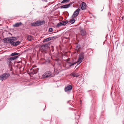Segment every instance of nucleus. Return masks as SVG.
<instances>
[{
  "label": "nucleus",
  "instance_id": "0eeeda50",
  "mask_svg": "<svg viewBox=\"0 0 124 124\" xmlns=\"http://www.w3.org/2000/svg\"><path fill=\"white\" fill-rule=\"evenodd\" d=\"M12 40L11 39V37L10 38H5L3 39V42L4 43H9L10 44V41H11Z\"/></svg>",
  "mask_w": 124,
  "mask_h": 124
},
{
  "label": "nucleus",
  "instance_id": "bb28decb",
  "mask_svg": "<svg viewBox=\"0 0 124 124\" xmlns=\"http://www.w3.org/2000/svg\"><path fill=\"white\" fill-rule=\"evenodd\" d=\"M53 30L52 28H50L49 29V31L50 32H52Z\"/></svg>",
  "mask_w": 124,
  "mask_h": 124
},
{
  "label": "nucleus",
  "instance_id": "a211bd4d",
  "mask_svg": "<svg viewBox=\"0 0 124 124\" xmlns=\"http://www.w3.org/2000/svg\"><path fill=\"white\" fill-rule=\"evenodd\" d=\"M19 56H16L13 57H11L10 58V60H11L12 61L16 60L17 59V58L19 57Z\"/></svg>",
  "mask_w": 124,
  "mask_h": 124
},
{
  "label": "nucleus",
  "instance_id": "39448f33",
  "mask_svg": "<svg viewBox=\"0 0 124 124\" xmlns=\"http://www.w3.org/2000/svg\"><path fill=\"white\" fill-rule=\"evenodd\" d=\"M51 74V72L50 71H48L44 73L43 76V78H46L50 77Z\"/></svg>",
  "mask_w": 124,
  "mask_h": 124
},
{
  "label": "nucleus",
  "instance_id": "b1692460",
  "mask_svg": "<svg viewBox=\"0 0 124 124\" xmlns=\"http://www.w3.org/2000/svg\"><path fill=\"white\" fill-rule=\"evenodd\" d=\"M69 0H63L61 3H67L69 1Z\"/></svg>",
  "mask_w": 124,
  "mask_h": 124
},
{
  "label": "nucleus",
  "instance_id": "c9c22d12",
  "mask_svg": "<svg viewBox=\"0 0 124 124\" xmlns=\"http://www.w3.org/2000/svg\"><path fill=\"white\" fill-rule=\"evenodd\" d=\"M45 110V109L43 110Z\"/></svg>",
  "mask_w": 124,
  "mask_h": 124
},
{
  "label": "nucleus",
  "instance_id": "6e6552de",
  "mask_svg": "<svg viewBox=\"0 0 124 124\" xmlns=\"http://www.w3.org/2000/svg\"><path fill=\"white\" fill-rule=\"evenodd\" d=\"M72 3H70L65 5L62 6L60 7L61 8H67L70 7Z\"/></svg>",
  "mask_w": 124,
  "mask_h": 124
},
{
  "label": "nucleus",
  "instance_id": "2f4dec72",
  "mask_svg": "<svg viewBox=\"0 0 124 124\" xmlns=\"http://www.w3.org/2000/svg\"><path fill=\"white\" fill-rule=\"evenodd\" d=\"M62 3H61V2L60 3H59L58 4H60V5H61V4H62Z\"/></svg>",
  "mask_w": 124,
  "mask_h": 124
},
{
  "label": "nucleus",
  "instance_id": "ddd939ff",
  "mask_svg": "<svg viewBox=\"0 0 124 124\" xmlns=\"http://www.w3.org/2000/svg\"><path fill=\"white\" fill-rule=\"evenodd\" d=\"M83 60L82 59H81V58H79V57L77 62H76V63H77V65L75 66V68L80 63H81L82 62Z\"/></svg>",
  "mask_w": 124,
  "mask_h": 124
},
{
  "label": "nucleus",
  "instance_id": "9d476101",
  "mask_svg": "<svg viewBox=\"0 0 124 124\" xmlns=\"http://www.w3.org/2000/svg\"><path fill=\"white\" fill-rule=\"evenodd\" d=\"M76 63V62L72 63L71 62H67L66 65L68 66V67L69 68L71 66L75 64Z\"/></svg>",
  "mask_w": 124,
  "mask_h": 124
},
{
  "label": "nucleus",
  "instance_id": "4468645a",
  "mask_svg": "<svg viewBox=\"0 0 124 124\" xmlns=\"http://www.w3.org/2000/svg\"><path fill=\"white\" fill-rule=\"evenodd\" d=\"M85 56L84 53L83 52L81 53L79 55V57L83 60L84 59Z\"/></svg>",
  "mask_w": 124,
  "mask_h": 124
},
{
  "label": "nucleus",
  "instance_id": "423d86ee",
  "mask_svg": "<svg viewBox=\"0 0 124 124\" xmlns=\"http://www.w3.org/2000/svg\"><path fill=\"white\" fill-rule=\"evenodd\" d=\"M72 85H68L65 88V91L67 92L70 91L72 89Z\"/></svg>",
  "mask_w": 124,
  "mask_h": 124
},
{
  "label": "nucleus",
  "instance_id": "dca6fc26",
  "mask_svg": "<svg viewBox=\"0 0 124 124\" xmlns=\"http://www.w3.org/2000/svg\"><path fill=\"white\" fill-rule=\"evenodd\" d=\"M81 33L82 36H84L86 35V31L85 29L82 30L81 31Z\"/></svg>",
  "mask_w": 124,
  "mask_h": 124
},
{
  "label": "nucleus",
  "instance_id": "aec40b11",
  "mask_svg": "<svg viewBox=\"0 0 124 124\" xmlns=\"http://www.w3.org/2000/svg\"><path fill=\"white\" fill-rule=\"evenodd\" d=\"M62 26V23L60 22L59 23L57 24L56 25V26L58 28L59 27L61 26Z\"/></svg>",
  "mask_w": 124,
  "mask_h": 124
},
{
  "label": "nucleus",
  "instance_id": "7c9ffc66",
  "mask_svg": "<svg viewBox=\"0 0 124 124\" xmlns=\"http://www.w3.org/2000/svg\"><path fill=\"white\" fill-rule=\"evenodd\" d=\"M42 0L43 1H45L46 2H47L48 1V0Z\"/></svg>",
  "mask_w": 124,
  "mask_h": 124
},
{
  "label": "nucleus",
  "instance_id": "a878e982",
  "mask_svg": "<svg viewBox=\"0 0 124 124\" xmlns=\"http://www.w3.org/2000/svg\"><path fill=\"white\" fill-rule=\"evenodd\" d=\"M62 25L64 26L66 24L65 21V20L62 21Z\"/></svg>",
  "mask_w": 124,
  "mask_h": 124
},
{
  "label": "nucleus",
  "instance_id": "1a4fd4ad",
  "mask_svg": "<svg viewBox=\"0 0 124 124\" xmlns=\"http://www.w3.org/2000/svg\"><path fill=\"white\" fill-rule=\"evenodd\" d=\"M86 3L84 2H83L80 6L81 9L83 10L85 9H86Z\"/></svg>",
  "mask_w": 124,
  "mask_h": 124
},
{
  "label": "nucleus",
  "instance_id": "f8f14e48",
  "mask_svg": "<svg viewBox=\"0 0 124 124\" xmlns=\"http://www.w3.org/2000/svg\"><path fill=\"white\" fill-rule=\"evenodd\" d=\"M54 37H49L48 38H47L46 39L43 40V42H47L48 41H50V40H51L53 39Z\"/></svg>",
  "mask_w": 124,
  "mask_h": 124
},
{
  "label": "nucleus",
  "instance_id": "9b49d317",
  "mask_svg": "<svg viewBox=\"0 0 124 124\" xmlns=\"http://www.w3.org/2000/svg\"><path fill=\"white\" fill-rule=\"evenodd\" d=\"M79 112L76 111L75 112V114L76 116L75 119L77 120L79 119L80 116L78 113Z\"/></svg>",
  "mask_w": 124,
  "mask_h": 124
},
{
  "label": "nucleus",
  "instance_id": "f3484780",
  "mask_svg": "<svg viewBox=\"0 0 124 124\" xmlns=\"http://www.w3.org/2000/svg\"><path fill=\"white\" fill-rule=\"evenodd\" d=\"M70 75L72 76L77 78L79 76V75L78 73H71Z\"/></svg>",
  "mask_w": 124,
  "mask_h": 124
},
{
  "label": "nucleus",
  "instance_id": "f03ea898",
  "mask_svg": "<svg viewBox=\"0 0 124 124\" xmlns=\"http://www.w3.org/2000/svg\"><path fill=\"white\" fill-rule=\"evenodd\" d=\"M45 23V22L44 20L41 21L40 20H39L36 21L35 22L31 23V25L33 26H38L43 25Z\"/></svg>",
  "mask_w": 124,
  "mask_h": 124
},
{
  "label": "nucleus",
  "instance_id": "393cba45",
  "mask_svg": "<svg viewBox=\"0 0 124 124\" xmlns=\"http://www.w3.org/2000/svg\"><path fill=\"white\" fill-rule=\"evenodd\" d=\"M33 74H35L37 73V70L36 69H33V71L32 72Z\"/></svg>",
  "mask_w": 124,
  "mask_h": 124
},
{
  "label": "nucleus",
  "instance_id": "4be33fe9",
  "mask_svg": "<svg viewBox=\"0 0 124 124\" xmlns=\"http://www.w3.org/2000/svg\"><path fill=\"white\" fill-rule=\"evenodd\" d=\"M19 54V53L16 52H14L12 53L10 55L11 56H14L16 55H18Z\"/></svg>",
  "mask_w": 124,
  "mask_h": 124
},
{
  "label": "nucleus",
  "instance_id": "f704fd0d",
  "mask_svg": "<svg viewBox=\"0 0 124 124\" xmlns=\"http://www.w3.org/2000/svg\"><path fill=\"white\" fill-rule=\"evenodd\" d=\"M32 69H31V70Z\"/></svg>",
  "mask_w": 124,
  "mask_h": 124
},
{
  "label": "nucleus",
  "instance_id": "20e7f679",
  "mask_svg": "<svg viewBox=\"0 0 124 124\" xmlns=\"http://www.w3.org/2000/svg\"><path fill=\"white\" fill-rule=\"evenodd\" d=\"M50 44V42H49L42 45L41 46L42 49L43 50H46L49 47Z\"/></svg>",
  "mask_w": 124,
  "mask_h": 124
},
{
  "label": "nucleus",
  "instance_id": "7ed1b4c3",
  "mask_svg": "<svg viewBox=\"0 0 124 124\" xmlns=\"http://www.w3.org/2000/svg\"><path fill=\"white\" fill-rule=\"evenodd\" d=\"M10 76V74L8 73H5L0 76V80L2 81L5 80Z\"/></svg>",
  "mask_w": 124,
  "mask_h": 124
},
{
  "label": "nucleus",
  "instance_id": "412c9836",
  "mask_svg": "<svg viewBox=\"0 0 124 124\" xmlns=\"http://www.w3.org/2000/svg\"><path fill=\"white\" fill-rule=\"evenodd\" d=\"M12 61L10 60V58H9L7 60V62L8 63H9V65H10V63H11Z\"/></svg>",
  "mask_w": 124,
  "mask_h": 124
},
{
  "label": "nucleus",
  "instance_id": "473e14b6",
  "mask_svg": "<svg viewBox=\"0 0 124 124\" xmlns=\"http://www.w3.org/2000/svg\"><path fill=\"white\" fill-rule=\"evenodd\" d=\"M65 39H67V38H67V37H65Z\"/></svg>",
  "mask_w": 124,
  "mask_h": 124
},
{
  "label": "nucleus",
  "instance_id": "f257e3e1",
  "mask_svg": "<svg viewBox=\"0 0 124 124\" xmlns=\"http://www.w3.org/2000/svg\"><path fill=\"white\" fill-rule=\"evenodd\" d=\"M12 39L11 41H10V44L11 45L14 46H16L18 45L20 43V42L19 41H15L17 40V38L16 37H11Z\"/></svg>",
  "mask_w": 124,
  "mask_h": 124
},
{
  "label": "nucleus",
  "instance_id": "c85d7f7f",
  "mask_svg": "<svg viewBox=\"0 0 124 124\" xmlns=\"http://www.w3.org/2000/svg\"><path fill=\"white\" fill-rule=\"evenodd\" d=\"M31 36H29L28 37V39L29 41H31Z\"/></svg>",
  "mask_w": 124,
  "mask_h": 124
},
{
  "label": "nucleus",
  "instance_id": "2eb2a0df",
  "mask_svg": "<svg viewBox=\"0 0 124 124\" xmlns=\"http://www.w3.org/2000/svg\"><path fill=\"white\" fill-rule=\"evenodd\" d=\"M22 24L21 22H20L19 23H16L13 26L14 27H18L20 26Z\"/></svg>",
  "mask_w": 124,
  "mask_h": 124
},
{
  "label": "nucleus",
  "instance_id": "cd10ccee",
  "mask_svg": "<svg viewBox=\"0 0 124 124\" xmlns=\"http://www.w3.org/2000/svg\"><path fill=\"white\" fill-rule=\"evenodd\" d=\"M76 13H76L74 12L72 16V17H75V16H76Z\"/></svg>",
  "mask_w": 124,
  "mask_h": 124
},
{
  "label": "nucleus",
  "instance_id": "6ab92c4d",
  "mask_svg": "<svg viewBox=\"0 0 124 124\" xmlns=\"http://www.w3.org/2000/svg\"><path fill=\"white\" fill-rule=\"evenodd\" d=\"M80 10V8H79L75 11V12L77 13H76V16H78V15L79 14Z\"/></svg>",
  "mask_w": 124,
  "mask_h": 124
},
{
  "label": "nucleus",
  "instance_id": "c756f323",
  "mask_svg": "<svg viewBox=\"0 0 124 124\" xmlns=\"http://www.w3.org/2000/svg\"><path fill=\"white\" fill-rule=\"evenodd\" d=\"M65 21L66 24H67L68 22H69V21L67 20Z\"/></svg>",
  "mask_w": 124,
  "mask_h": 124
},
{
  "label": "nucleus",
  "instance_id": "5701e85b",
  "mask_svg": "<svg viewBox=\"0 0 124 124\" xmlns=\"http://www.w3.org/2000/svg\"><path fill=\"white\" fill-rule=\"evenodd\" d=\"M75 20L74 19H72L69 21V22L72 24L73 23L75 22Z\"/></svg>",
  "mask_w": 124,
  "mask_h": 124
},
{
  "label": "nucleus",
  "instance_id": "72a5a7b5",
  "mask_svg": "<svg viewBox=\"0 0 124 124\" xmlns=\"http://www.w3.org/2000/svg\"><path fill=\"white\" fill-rule=\"evenodd\" d=\"M121 18H122V19H123V17H122Z\"/></svg>",
  "mask_w": 124,
  "mask_h": 124
}]
</instances>
